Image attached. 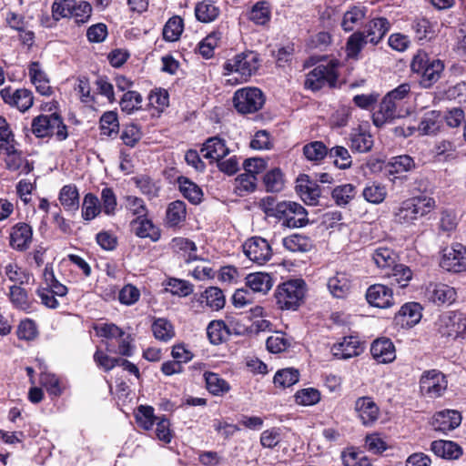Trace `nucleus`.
<instances>
[{
    "mask_svg": "<svg viewBox=\"0 0 466 466\" xmlns=\"http://www.w3.org/2000/svg\"><path fill=\"white\" fill-rule=\"evenodd\" d=\"M259 67V57L255 52L237 55L224 65L226 85H239L247 82Z\"/></svg>",
    "mask_w": 466,
    "mask_h": 466,
    "instance_id": "nucleus-1",
    "label": "nucleus"
},
{
    "mask_svg": "<svg viewBox=\"0 0 466 466\" xmlns=\"http://www.w3.org/2000/svg\"><path fill=\"white\" fill-rule=\"evenodd\" d=\"M390 28V23L385 17H378L370 21L364 31L353 33L348 39L347 49L351 56L358 55L362 47L370 43H380Z\"/></svg>",
    "mask_w": 466,
    "mask_h": 466,
    "instance_id": "nucleus-2",
    "label": "nucleus"
},
{
    "mask_svg": "<svg viewBox=\"0 0 466 466\" xmlns=\"http://www.w3.org/2000/svg\"><path fill=\"white\" fill-rule=\"evenodd\" d=\"M266 215L276 218L283 227L302 228L309 224L308 211L299 203L281 201L266 208Z\"/></svg>",
    "mask_w": 466,
    "mask_h": 466,
    "instance_id": "nucleus-3",
    "label": "nucleus"
},
{
    "mask_svg": "<svg viewBox=\"0 0 466 466\" xmlns=\"http://www.w3.org/2000/svg\"><path fill=\"white\" fill-rule=\"evenodd\" d=\"M31 130L39 138L55 136L58 141H64L68 137L67 127L57 113L37 116L32 120Z\"/></svg>",
    "mask_w": 466,
    "mask_h": 466,
    "instance_id": "nucleus-4",
    "label": "nucleus"
},
{
    "mask_svg": "<svg viewBox=\"0 0 466 466\" xmlns=\"http://www.w3.org/2000/svg\"><path fill=\"white\" fill-rule=\"evenodd\" d=\"M305 294V281L302 279H295L279 285L275 299L279 309L295 310L303 302Z\"/></svg>",
    "mask_w": 466,
    "mask_h": 466,
    "instance_id": "nucleus-5",
    "label": "nucleus"
},
{
    "mask_svg": "<svg viewBox=\"0 0 466 466\" xmlns=\"http://www.w3.org/2000/svg\"><path fill=\"white\" fill-rule=\"evenodd\" d=\"M435 206L432 198H414L404 201L395 212V219L401 224H411L430 213Z\"/></svg>",
    "mask_w": 466,
    "mask_h": 466,
    "instance_id": "nucleus-6",
    "label": "nucleus"
},
{
    "mask_svg": "<svg viewBox=\"0 0 466 466\" xmlns=\"http://www.w3.org/2000/svg\"><path fill=\"white\" fill-rule=\"evenodd\" d=\"M409 89H391L382 99L380 109L372 116L373 123L380 127L387 122H390L400 115L397 113V101L402 100Z\"/></svg>",
    "mask_w": 466,
    "mask_h": 466,
    "instance_id": "nucleus-7",
    "label": "nucleus"
},
{
    "mask_svg": "<svg viewBox=\"0 0 466 466\" xmlns=\"http://www.w3.org/2000/svg\"><path fill=\"white\" fill-rule=\"evenodd\" d=\"M411 69L420 74L422 81H428V85L431 86L440 78L444 69V65L439 59L431 60L426 52L419 51L413 57Z\"/></svg>",
    "mask_w": 466,
    "mask_h": 466,
    "instance_id": "nucleus-8",
    "label": "nucleus"
},
{
    "mask_svg": "<svg viewBox=\"0 0 466 466\" xmlns=\"http://www.w3.org/2000/svg\"><path fill=\"white\" fill-rule=\"evenodd\" d=\"M265 103L261 89H237L233 96L236 110L242 115L258 111Z\"/></svg>",
    "mask_w": 466,
    "mask_h": 466,
    "instance_id": "nucleus-9",
    "label": "nucleus"
},
{
    "mask_svg": "<svg viewBox=\"0 0 466 466\" xmlns=\"http://www.w3.org/2000/svg\"><path fill=\"white\" fill-rule=\"evenodd\" d=\"M337 78V68L332 62L319 65L308 74L305 87H336Z\"/></svg>",
    "mask_w": 466,
    "mask_h": 466,
    "instance_id": "nucleus-10",
    "label": "nucleus"
},
{
    "mask_svg": "<svg viewBox=\"0 0 466 466\" xmlns=\"http://www.w3.org/2000/svg\"><path fill=\"white\" fill-rule=\"evenodd\" d=\"M440 265L450 272L466 270V248L460 243L444 248Z\"/></svg>",
    "mask_w": 466,
    "mask_h": 466,
    "instance_id": "nucleus-11",
    "label": "nucleus"
},
{
    "mask_svg": "<svg viewBox=\"0 0 466 466\" xmlns=\"http://www.w3.org/2000/svg\"><path fill=\"white\" fill-rule=\"evenodd\" d=\"M448 386L445 375L437 370L424 371L420 380V391L430 398H438Z\"/></svg>",
    "mask_w": 466,
    "mask_h": 466,
    "instance_id": "nucleus-12",
    "label": "nucleus"
},
{
    "mask_svg": "<svg viewBox=\"0 0 466 466\" xmlns=\"http://www.w3.org/2000/svg\"><path fill=\"white\" fill-rule=\"evenodd\" d=\"M243 252L249 260L263 265L272 257V248L267 239L261 237H252L247 239L243 246Z\"/></svg>",
    "mask_w": 466,
    "mask_h": 466,
    "instance_id": "nucleus-13",
    "label": "nucleus"
},
{
    "mask_svg": "<svg viewBox=\"0 0 466 466\" xmlns=\"http://www.w3.org/2000/svg\"><path fill=\"white\" fill-rule=\"evenodd\" d=\"M437 324L443 336L456 338L466 331V319L461 312H444L439 317Z\"/></svg>",
    "mask_w": 466,
    "mask_h": 466,
    "instance_id": "nucleus-14",
    "label": "nucleus"
},
{
    "mask_svg": "<svg viewBox=\"0 0 466 466\" xmlns=\"http://www.w3.org/2000/svg\"><path fill=\"white\" fill-rule=\"evenodd\" d=\"M363 350V343L355 336L344 337L342 341L335 343L331 348L334 357L339 360L359 356Z\"/></svg>",
    "mask_w": 466,
    "mask_h": 466,
    "instance_id": "nucleus-15",
    "label": "nucleus"
},
{
    "mask_svg": "<svg viewBox=\"0 0 466 466\" xmlns=\"http://www.w3.org/2000/svg\"><path fill=\"white\" fill-rule=\"evenodd\" d=\"M0 95L5 103L22 112L29 109L34 102L33 94L29 89H0Z\"/></svg>",
    "mask_w": 466,
    "mask_h": 466,
    "instance_id": "nucleus-16",
    "label": "nucleus"
},
{
    "mask_svg": "<svg viewBox=\"0 0 466 466\" xmlns=\"http://www.w3.org/2000/svg\"><path fill=\"white\" fill-rule=\"evenodd\" d=\"M366 299L369 304L380 309H387L394 304L391 289L382 284L370 286L366 292Z\"/></svg>",
    "mask_w": 466,
    "mask_h": 466,
    "instance_id": "nucleus-17",
    "label": "nucleus"
},
{
    "mask_svg": "<svg viewBox=\"0 0 466 466\" xmlns=\"http://www.w3.org/2000/svg\"><path fill=\"white\" fill-rule=\"evenodd\" d=\"M33 239V229L26 223H16L11 228L10 246L17 251L26 250Z\"/></svg>",
    "mask_w": 466,
    "mask_h": 466,
    "instance_id": "nucleus-18",
    "label": "nucleus"
},
{
    "mask_svg": "<svg viewBox=\"0 0 466 466\" xmlns=\"http://www.w3.org/2000/svg\"><path fill=\"white\" fill-rule=\"evenodd\" d=\"M461 422L460 412L454 410H446L437 412L431 421L436 431L447 433L457 428Z\"/></svg>",
    "mask_w": 466,
    "mask_h": 466,
    "instance_id": "nucleus-19",
    "label": "nucleus"
},
{
    "mask_svg": "<svg viewBox=\"0 0 466 466\" xmlns=\"http://www.w3.org/2000/svg\"><path fill=\"white\" fill-rule=\"evenodd\" d=\"M428 299L437 305L451 304L456 299V291L443 283H430L426 289Z\"/></svg>",
    "mask_w": 466,
    "mask_h": 466,
    "instance_id": "nucleus-20",
    "label": "nucleus"
},
{
    "mask_svg": "<svg viewBox=\"0 0 466 466\" xmlns=\"http://www.w3.org/2000/svg\"><path fill=\"white\" fill-rule=\"evenodd\" d=\"M355 411L365 426H370L378 420L380 410L370 397H360L355 401Z\"/></svg>",
    "mask_w": 466,
    "mask_h": 466,
    "instance_id": "nucleus-21",
    "label": "nucleus"
},
{
    "mask_svg": "<svg viewBox=\"0 0 466 466\" xmlns=\"http://www.w3.org/2000/svg\"><path fill=\"white\" fill-rule=\"evenodd\" d=\"M370 353L379 363H390L396 358L395 347L387 338H380L373 341Z\"/></svg>",
    "mask_w": 466,
    "mask_h": 466,
    "instance_id": "nucleus-22",
    "label": "nucleus"
},
{
    "mask_svg": "<svg viewBox=\"0 0 466 466\" xmlns=\"http://www.w3.org/2000/svg\"><path fill=\"white\" fill-rule=\"evenodd\" d=\"M369 255L379 268L390 270L394 265H397V254L393 249L388 247L379 246L370 248Z\"/></svg>",
    "mask_w": 466,
    "mask_h": 466,
    "instance_id": "nucleus-23",
    "label": "nucleus"
},
{
    "mask_svg": "<svg viewBox=\"0 0 466 466\" xmlns=\"http://www.w3.org/2000/svg\"><path fill=\"white\" fill-rule=\"evenodd\" d=\"M203 157L211 161L218 162L229 154V149L224 139L218 137L208 138L201 148Z\"/></svg>",
    "mask_w": 466,
    "mask_h": 466,
    "instance_id": "nucleus-24",
    "label": "nucleus"
},
{
    "mask_svg": "<svg viewBox=\"0 0 466 466\" xmlns=\"http://www.w3.org/2000/svg\"><path fill=\"white\" fill-rule=\"evenodd\" d=\"M296 191L307 205L315 206L318 204L320 188L316 183L309 181L307 175L298 179Z\"/></svg>",
    "mask_w": 466,
    "mask_h": 466,
    "instance_id": "nucleus-25",
    "label": "nucleus"
},
{
    "mask_svg": "<svg viewBox=\"0 0 466 466\" xmlns=\"http://www.w3.org/2000/svg\"><path fill=\"white\" fill-rule=\"evenodd\" d=\"M329 293L337 299L348 297L351 289L350 277L345 272H337L327 283Z\"/></svg>",
    "mask_w": 466,
    "mask_h": 466,
    "instance_id": "nucleus-26",
    "label": "nucleus"
},
{
    "mask_svg": "<svg viewBox=\"0 0 466 466\" xmlns=\"http://www.w3.org/2000/svg\"><path fill=\"white\" fill-rule=\"evenodd\" d=\"M443 126L442 112L431 110L424 114L421 118L418 131L423 136L436 135Z\"/></svg>",
    "mask_w": 466,
    "mask_h": 466,
    "instance_id": "nucleus-27",
    "label": "nucleus"
},
{
    "mask_svg": "<svg viewBox=\"0 0 466 466\" xmlns=\"http://www.w3.org/2000/svg\"><path fill=\"white\" fill-rule=\"evenodd\" d=\"M9 299L14 308L26 313H30L34 309V299L28 295V292L21 285H13L9 288Z\"/></svg>",
    "mask_w": 466,
    "mask_h": 466,
    "instance_id": "nucleus-28",
    "label": "nucleus"
},
{
    "mask_svg": "<svg viewBox=\"0 0 466 466\" xmlns=\"http://www.w3.org/2000/svg\"><path fill=\"white\" fill-rule=\"evenodd\" d=\"M133 232L141 238H148L152 241H157L160 238L158 228L146 217L136 218L130 222Z\"/></svg>",
    "mask_w": 466,
    "mask_h": 466,
    "instance_id": "nucleus-29",
    "label": "nucleus"
},
{
    "mask_svg": "<svg viewBox=\"0 0 466 466\" xmlns=\"http://www.w3.org/2000/svg\"><path fill=\"white\" fill-rule=\"evenodd\" d=\"M435 455L447 460H457L462 454V449L456 442L451 441H434L431 445Z\"/></svg>",
    "mask_w": 466,
    "mask_h": 466,
    "instance_id": "nucleus-30",
    "label": "nucleus"
},
{
    "mask_svg": "<svg viewBox=\"0 0 466 466\" xmlns=\"http://www.w3.org/2000/svg\"><path fill=\"white\" fill-rule=\"evenodd\" d=\"M246 285L254 292L267 293L273 286L272 278L268 273H250L246 278Z\"/></svg>",
    "mask_w": 466,
    "mask_h": 466,
    "instance_id": "nucleus-31",
    "label": "nucleus"
},
{
    "mask_svg": "<svg viewBox=\"0 0 466 466\" xmlns=\"http://www.w3.org/2000/svg\"><path fill=\"white\" fill-rule=\"evenodd\" d=\"M58 198L66 211L75 212L79 208V194L76 185L64 186L59 192Z\"/></svg>",
    "mask_w": 466,
    "mask_h": 466,
    "instance_id": "nucleus-32",
    "label": "nucleus"
},
{
    "mask_svg": "<svg viewBox=\"0 0 466 466\" xmlns=\"http://www.w3.org/2000/svg\"><path fill=\"white\" fill-rule=\"evenodd\" d=\"M350 147L352 151L367 153L373 147L372 136L365 131L354 130L350 136Z\"/></svg>",
    "mask_w": 466,
    "mask_h": 466,
    "instance_id": "nucleus-33",
    "label": "nucleus"
},
{
    "mask_svg": "<svg viewBox=\"0 0 466 466\" xmlns=\"http://www.w3.org/2000/svg\"><path fill=\"white\" fill-rule=\"evenodd\" d=\"M179 191L192 204H198L201 201L203 192L201 188L186 177H178L177 179Z\"/></svg>",
    "mask_w": 466,
    "mask_h": 466,
    "instance_id": "nucleus-34",
    "label": "nucleus"
},
{
    "mask_svg": "<svg viewBox=\"0 0 466 466\" xmlns=\"http://www.w3.org/2000/svg\"><path fill=\"white\" fill-rule=\"evenodd\" d=\"M421 310L422 308L419 303L409 302L400 309L397 318H401L402 323L405 322L407 326L413 327L421 319Z\"/></svg>",
    "mask_w": 466,
    "mask_h": 466,
    "instance_id": "nucleus-35",
    "label": "nucleus"
},
{
    "mask_svg": "<svg viewBox=\"0 0 466 466\" xmlns=\"http://www.w3.org/2000/svg\"><path fill=\"white\" fill-rule=\"evenodd\" d=\"M219 13V7L211 0H203L198 3L195 7L196 17L202 23H209L216 20Z\"/></svg>",
    "mask_w": 466,
    "mask_h": 466,
    "instance_id": "nucleus-36",
    "label": "nucleus"
},
{
    "mask_svg": "<svg viewBox=\"0 0 466 466\" xmlns=\"http://www.w3.org/2000/svg\"><path fill=\"white\" fill-rule=\"evenodd\" d=\"M367 9L364 6L354 5L346 11L341 21L343 30L352 31L365 18Z\"/></svg>",
    "mask_w": 466,
    "mask_h": 466,
    "instance_id": "nucleus-37",
    "label": "nucleus"
},
{
    "mask_svg": "<svg viewBox=\"0 0 466 466\" xmlns=\"http://www.w3.org/2000/svg\"><path fill=\"white\" fill-rule=\"evenodd\" d=\"M283 246L291 252H308L312 248L311 239L304 235L292 234L283 238Z\"/></svg>",
    "mask_w": 466,
    "mask_h": 466,
    "instance_id": "nucleus-38",
    "label": "nucleus"
},
{
    "mask_svg": "<svg viewBox=\"0 0 466 466\" xmlns=\"http://www.w3.org/2000/svg\"><path fill=\"white\" fill-rule=\"evenodd\" d=\"M204 378L207 390L213 395L220 396L230 390L229 384L214 372H205Z\"/></svg>",
    "mask_w": 466,
    "mask_h": 466,
    "instance_id": "nucleus-39",
    "label": "nucleus"
},
{
    "mask_svg": "<svg viewBox=\"0 0 466 466\" xmlns=\"http://www.w3.org/2000/svg\"><path fill=\"white\" fill-rule=\"evenodd\" d=\"M154 337L161 341H168L175 336L173 325L167 319L159 318L151 326Z\"/></svg>",
    "mask_w": 466,
    "mask_h": 466,
    "instance_id": "nucleus-40",
    "label": "nucleus"
},
{
    "mask_svg": "<svg viewBox=\"0 0 466 466\" xmlns=\"http://www.w3.org/2000/svg\"><path fill=\"white\" fill-rule=\"evenodd\" d=\"M229 334V330L223 320H212L207 328V335L210 343L219 345L226 336Z\"/></svg>",
    "mask_w": 466,
    "mask_h": 466,
    "instance_id": "nucleus-41",
    "label": "nucleus"
},
{
    "mask_svg": "<svg viewBox=\"0 0 466 466\" xmlns=\"http://www.w3.org/2000/svg\"><path fill=\"white\" fill-rule=\"evenodd\" d=\"M386 276L390 279L391 284H398L400 288L408 285L411 279L412 273L409 267L403 264H397L386 273Z\"/></svg>",
    "mask_w": 466,
    "mask_h": 466,
    "instance_id": "nucleus-42",
    "label": "nucleus"
},
{
    "mask_svg": "<svg viewBox=\"0 0 466 466\" xmlns=\"http://www.w3.org/2000/svg\"><path fill=\"white\" fill-rule=\"evenodd\" d=\"M356 195V187L352 184H344L333 188L331 197L338 206L345 207Z\"/></svg>",
    "mask_w": 466,
    "mask_h": 466,
    "instance_id": "nucleus-43",
    "label": "nucleus"
},
{
    "mask_svg": "<svg viewBox=\"0 0 466 466\" xmlns=\"http://www.w3.org/2000/svg\"><path fill=\"white\" fill-rule=\"evenodd\" d=\"M299 372L294 368L279 370L274 376V384L280 388H289L299 381Z\"/></svg>",
    "mask_w": 466,
    "mask_h": 466,
    "instance_id": "nucleus-44",
    "label": "nucleus"
},
{
    "mask_svg": "<svg viewBox=\"0 0 466 466\" xmlns=\"http://www.w3.org/2000/svg\"><path fill=\"white\" fill-rule=\"evenodd\" d=\"M43 277L45 284L46 285V289H48L52 293L59 297L66 295L67 288L56 279L53 268L50 264L46 265Z\"/></svg>",
    "mask_w": 466,
    "mask_h": 466,
    "instance_id": "nucleus-45",
    "label": "nucleus"
},
{
    "mask_svg": "<svg viewBox=\"0 0 466 466\" xmlns=\"http://www.w3.org/2000/svg\"><path fill=\"white\" fill-rule=\"evenodd\" d=\"M362 195L368 202L380 204L385 199L387 196V189L384 186L379 183L371 182L365 186Z\"/></svg>",
    "mask_w": 466,
    "mask_h": 466,
    "instance_id": "nucleus-46",
    "label": "nucleus"
},
{
    "mask_svg": "<svg viewBox=\"0 0 466 466\" xmlns=\"http://www.w3.org/2000/svg\"><path fill=\"white\" fill-rule=\"evenodd\" d=\"M328 157L333 159V163L340 169L350 167L352 160L349 150L342 146H336L329 150Z\"/></svg>",
    "mask_w": 466,
    "mask_h": 466,
    "instance_id": "nucleus-47",
    "label": "nucleus"
},
{
    "mask_svg": "<svg viewBox=\"0 0 466 466\" xmlns=\"http://www.w3.org/2000/svg\"><path fill=\"white\" fill-rule=\"evenodd\" d=\"M248 18L257 25H266L270 19L268 3L266 1H260L255 4L249 12Z\"/></svg>",
    "mask_w": 466,
    "mask_h": 466,
    "instance_id": "nucleus-48",
    "label": "nucleus"
},
{
    "mask_svg": "<svg viewBox=\"0 0 466 466\" xmlns=\"http://www.w3.org/2000/svg\"><path fill=\"white\" fill-rule=\"evenodd\" d=\"M183 32V20L179 16L168 19L163 28V38L166 41H177Z\"/></svg>",
    "mask_w": 466,
    "mask_h": 466,
    "instance_id": "nucleus-49",
    "label": "nucleus"
},
{
    "mask_svg": "<svg viewBox=\"0 0 466 466\" xmlns=\"http://www.w3.org/2000/svg\"><path fill=\"white\" fill-rule=\"evenodd\" d=\"M388 167L390 174H399L412 170L415 167V162L411 157L401 155L392 157Z\"/></svg>",
    "mask_w": 466,
    "mask_h": 466,
    "instance_id": "nucleus-50",
    "label": "nucleus"
},
{
    "mask_svg": "<svg viewBox=\"0 0 466 466\" xmlns=\"http://www.w3.org/2000/svg\"><path fill=\"white\" fill-rule=\"evenodd\" d=\"M328 153L329 149L321 141H313L303 147V154L310 161L322 160Z\"/></svg>",
    "mask_w": 466,
    "mask_h": 466,
    "instance_id": "nucleus-51",
    "label": "nucleus"
},
{
    "mask_svg": "<svg viewBox=\"0 0 466 466\" xmlns=\"http://www.w3.org/2000/svg\"><path fill=\"white\" fill-rule=\"evenodd\" d=\"M202 297L206 299V304L215 310H219L225 306V296L222 290L217 287H209L207 289Z\"/></svg>",
    "mask_w": 466,
    "mask_h": 466,
    "instance_id": "nucleus-52",
    "label": "nucleus"
},
{
    "mask_svg": "<svg viewBox=\"0 0 466 466\" xmlns=\"http://www.w3.org/2000/svg\"><path fill=\"white\" fill-rule=\"evenodd\" d=\"M101 206L96 195L88 193L85 196L82 207V217L85 220L95 218L100 212Z\"/></svg>",
    "mask_w": 466,
    "mask_h": 466,
    "instance_id": "nucleus-53",
    "label": "nucleus"
},
{
    "mask_svg": "<svg viewBox=\"0 0 466 466\" xmlns=\"http://www.w3.org/2000/svg\"><path fill=\"white\" fill-rule=\"evenodd\" d=\"M186 204L177 200L171 202L167 209V219L169 225L177 226L186 218Z\"/></svg>",
    "mask_w": 466,
    "mask_h": 466,
    "instance_id": "nucleus-54",
    "label": "nucleus"
},
{
    "mask_svg": "<svg viewBox=\"0 0 466 466\" xmlns=\"http://www.w3.org/2000/svg\"><path fill=\"white\" fill-rule=\"evenodd\" d=\"M100 130L101 135L111 137L113 134H116L118 130V120L116 114L108 111L103 114L100 118Z\"/></svg>",
    "mask_w": 466,
    "mask_h": 466,
    "instance_id": "nucleus-55",
    "label": "nucleus"
},
{
    "mask_svg": "<svg viewBox=\"0 0 466 466\" xmlns=\"http://www.w3.org/2000/svg\"><path fill=\"white\" fill-rule=\"evenodd\" d=\"M39 380L50 395L58 397L62 394L59 379L55 374L42 371Z\"/></svg>",
    "mask_w": 466,
    "mask_h": 466,
    "instance_id": "nucleus-56",
    "label": "nucleus"
},
{
    "mask_svg": "<svg viewBox=\"0 0 466 466\" xmlns=\"http://www.w3.org/2000/svg\"><path fill=\"white\" fill-rule=\"evenodd\" d=\"M75 0H54L52 4V16L58 21L61 18L69 17L74 10Z\"/></svg>",
    "mask_w": 466,
    "mask_h": 466,
    "instance_id": "nucleus-57",
    "label": "nucleus"
},
{
    "mask_svg": "<svg viewBox=\"0 0 466 466\" xmlns=\"http://www.w3.org/2000/svg\"><path fill=\"white\" fill-rule=\"evenodd\" d=\"M267 191L279 192L283 188L284 181L279 168L268 171L263 177Z\"/></svg>",
    "mask_w": 466,
    "mask_h": 466,
    "instance_id": "nucleus-58",
    "label": "nucleus"
},
{
    "mask_svg": "<svg viewBox=\"0 0 466 466\" xmlns=\"http://www.w3.org/2000/svg\"><path fill=\"white\" fill-rule=\"evenodd\" d=\"M412 28L418 40H431L434 37L435 32L432 25L428 19L421 18L414 21Z\"/></svg>",
    "mask_w": 466,
    "mask_h": 466,
    "instance_id": "nucleus-59",
    "label": "nucleus"
},
{
    "mask_svg": "<svg viewBox=\"0 0 466 466\" xmlns=\"http://www.w3.org/2000/svg\"><path fill=\"white\" fill-rule=\"evenodd\" d=\"M266 346L271 353H280L289 348L290 342L284 333H276L268 338Z\"/></svg>",
    "mask_w": 466,
    "mask_h": 466,
    "instance_id": "nucleus-60",
    "label": "nucleus"
},
{
    "mask_svg": "<svg viewBox=\"0 0 466 466\" xmlns=\"http://www.w3.org/2000/svg\"><path fill=\"white\" fill-rule=\"evenodd\" d=\"M136 420L137 424L143 429H151L157 420L154 415V409L151 406H139L136 414Z\"/></svg>",
    "mask_w": 466,
    "mask_h": 466,
    "instance_id": "nucleus-61",
    "label": "nucleus"
},
{
    "mask_svg": "<svg viewBox=\"0 0 466 466\" xmlns=\"http://www.w3.org/2000/svg\"><path fill=\"white\" fill-rule=\"evenodd\" d=\"M5 275L9 280L19 283V285L28 284L31 275L23 271L16 263H9L5 268Z\"/></svg>",
    "mask_w": 466,
    "mask_h": 466,
    "instance_id": "nucleus-62",
    "label": "nucleus"
},
{
    "mask_svg": "<svg viewBox=\"0 0 466 466\" xmlns=\"http://www.w3.org/2000/svg\"><path fill=\"white\" fill-rule=\"evenodd\" d=\"M169 104L167 89H151L148 94V105L162 111Z\"/></svg>",
    "mask_w": 466,
    "mask_h": 466,
    "instance_id": "nucleus-63",
    "label": "nucleus"
},
{
    "mask_svg": "<svg viewBox=\"0 0 466 466\" xmlns=\"http://www.w3.org/2000/svg\"><path fill=\"white\" fill-rule=\"evenodd\" d=\"M296 402L300 405L309 406L314 405L320 400L319 390L313 388L303 389L295 394Z\"/></svg>",
    "mask_w": 466,
    "mask_h": 466,
    "instance_id": "nucleus-64",
    "label": "nucleus"
}]
</instances>
